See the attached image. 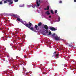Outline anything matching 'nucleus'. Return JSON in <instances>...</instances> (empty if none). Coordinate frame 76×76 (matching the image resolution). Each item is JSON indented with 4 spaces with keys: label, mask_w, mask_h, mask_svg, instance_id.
<instances>
[{
    "label": "nucleus",
    "mask_w": 76,
    "mask_h": 76,
    "mask_svg": "<svg viewBox=\"0 0 76 76\" xmlns=\"http://www.w3.org/2000/svg\"><path fill=\"white\" fill-rule=\"evenodd\" d=\"M24 25L26 26V27H27V28H29L30 29L31 31H34V28L33 27H31H31L32 25V24L31 23H30V22L29 23V24H24Z\"/></svg>",
    "instance_id": "nucleus-1"
},
{
    "label": "nucleus",
    "mask_w": 76,
    "mask_h": 76,
    "mask_svg": "<svg viewBox=\"0 0 76 76\" xmlns=\"http://www.w3.org/2000/svg\"><path fill=\"white\" fill-rule=\"evenodd\" d=\"M38 2L40 3V2H41V0H39V1L38 0H36V4H37V6L39 7V6H40V3H38Z\"/></svg>",
    "instance_id": "nucleus-2"
},
{
    "label": "nucleus",
    "mask_w": 76,
    "mask_h": 76,
    "mask_svg": "<svg viewBox=\"0 0 76 76\" xmlns=\"http://www.w3.org/2000/svg\"><path fill=\"white\" fill-rule=\"evenodd\" d=\"M53 56L55 57H57V58H58V56H59V55L56 52H55L53 53Z\"/></svg>",
    "instance_id": "nucleus-3"
},
{
    "label": "nucleus",
    "mask_w": 76,
    "mask_h": 76,
    "mask_svg": "<svg viewBox=\"0 0 76 76\" xmlns=\"http://www.w3.org/2000/svg\"><path fill=\"white\" fill-rule=\"evenodd\" d=\"M50 30H51L52 31H56V30H57V28H55L53 27H50Z\"/></svg>",
    "instance_id": "nucleus-4"
},
{
    "label": "nucleus",
    "mask_w": 76,
    "mask_h": 76,
    "mask_svg": "<svg viewBox=\"0 0 76 76\" xmlns=\"http://www.w3.org/2000/svg\"><path fill=\"white\" fill-rule=\"evenodd\" d=\"M54 38L56 40V41H60V40H61V39L60 38V37L58 36L55 37Z\"/></svg>",
    "instance_id": "nucleus-5"
},
{
    "label": "nucleus",
    "mask_w": 76,
    "mask_h": 76,
    "mask_svg": "<svg viewBox=\"0 0 76 76\" xmlns=\"http://www.w3.org/2000/svg\"><path fill=\"white\" fill-rule=\"evenodd\" d=\"M11 16H12L14 17V18H18L19 16L17 15H15L14 14H12L11 15Z\"/></svg>",
    "instance_id": "nucleus-6"
},
{
    "label": "nucleus",
    "mask_w": 76,
    "mask_h": 76,
    "mask_svg": "<svg viewBox=\"0 0 76 76\" xmlns=\"http://www.w3.org/2000/svg\"><path fill=\"white\" fill-rule=\"evenodd\" d=\"M6 1H9L8 2H9V5H10L11 4H13V1L12 0H6Z\"/></svg>",
    "instance_id": "nucleus-7"
},
{
    "label": "nucleus",
    "mask_w": 76,
    "mask_h": 76,
    "mask_svg": "<svg viewBox=\"0 0 76 76\" xmlns=\"http://www.w3.org/2000/svg\"><path fill=\"white\" fill-rule=\"evenodd\" d=\"M44 28L46 30H48V27L47 26V25H45L44 26Z\"/></svg>",
    "instance_id": "nucleus-8"
},
{
    "label": "nucleus",
    "mask_w": 76,
    "mask_h": 76,
    "mask_svg": "<svg viewBox=\"0 0 76 76\" xmlns=\"http://www.w3.org/2000/svg\"><path fill=\"white\" fill-rule=\"evenodd\" d=\"M46 14H47V15H50V13L49 12V11H47L46 12H45Z\"/></svg>",
    "instance_id": "nucleus-9"
},
{
    "label": "nucleus",
    "mask_w": 76,
    "mask_h": 76,
    "mask_svg": "<svg viewBox=\"0 0 76 76\" xmlns=\"http://www.w3.org/2000/svg\"><path fill=\"white\" fill-rule=\"evenodd\" d=\"M35 26V28L36 29V30H37L38 31V30H39V29H37V28H38V26L37 25H36Z\"/></svg>",
    "instance_id": "nucleus-10"
},
{
    "label": "nucleus",
    "mask_w": 76,
    "mask_h": 76,
    "mask_svg": "<svg viewBox=\"0 0 76 76\" xmlns=\"http://www.w3.org/2000/svg\"><path fill=\"white\" fill-rule=\"evenodd\" d=\"M38 25L39 26H41V25H42V23L40 22L38 23Z\"/></svg>",
    "instance_id": "nucleus-11"
},
{
    "label": "nucleus",
    "mask_w": 76,
    "mask_h": 76,
    "mask_svg": "<svg viewBox=\"0 0 76 76\" xmlns=\"http://www.w3.org/2000/svg\"><path fill=\"white\" fill-rule=\"evenodd\" d=\"M20 18V17L18 16V17L17 18V20L18 21H19V22L20 21V19L19 18Z\"/></svg>",
    "instance_id": "nucleus-12"
},
{
    "label": "nucleus",
    "mask_w": 76,
    "mask_h": 76,
    "mask_svg": "<svg viewBox=\"0 0 76 76\" xmlns=\"http://www.w3.org/2000/svg\"><path fill=\"white\" fill-rule=\"evenodd\" d=\"M24 63V62L23 61H20V65H22Z\"/></svg>",
    "instance_id": "nucleus-13"
},
{
    "label": "nucleus",
    "mask_w": 76,
    "mask_h": 76,
    "mask_svg": "<svg viewBox=\"0 0 76 76\" xmlns=\"http://www.w3.org/2000/svg\"><path fill=\"white\" fill-rule=\"evenodd\" d=\"M24 63V62L23 61H20V65H22Z\"/></svg>",
    "instance_id": "nucleus-14"
},
{
    "label": "nucleus",
    "mask_w": 76,
    "mask_h": 76,
    "mask_svg": "<svg viewBox=\"0 0 76 76\" xmlns=\"http://www.w3.org/2000/svg\"><path fill=\"white\" fill-rule=\"evenodd\" d=\"M53 12L54 11H53V10H50V12L52 14H54V13Z\"/></svg>",
    "instance_id": "nucleus-15"
},
{
    "label": "nucleus",
    "mask_w": 76,
    "mask_h": 76,
    "mask_svg": "<svg viewBox=\"0 0 76 76\" xmlns=\"http://www.w3.org/2000/svg\"><path fill=\"white\" fill-rule=\"evenodd\" d=\"M14 35L15 36V38H18V36H17L15 35V34H14Z\"/></svg>",
    "instance_id": "nucleus-16"
},
{
    "label": "nucleus",
    "mask_w": 76,
    "mask_h": 76,
    "mask_svg": "<svg viewBox=\"0 0 76 76\" xmlns=\"http://www.w3.org/2000/svg\"><path fill=\"white\" fill-rule=\"evenodd\" d=\"M48 35H50L51 34V31H49L48 33Z\"/></svg>",
    "instance_id": "nucleus-17"
},
{
    "label": "nucleus",
    "mask_w": 76,
    "mask_h": 76,
    "mask_svg": "<svg viewBox=\"0 0 76 76\" xmlns=\"http://www.w3.org/2000/svg\"><path fill=\"white\" fill-rule=\"evenodd\" d=\"M49 9H50V7H49V6H48L47 7V10H49Z\"/></svg>",
    "instance_id": "nucleus-18"
},
{
    "label": "nucleus",
    "mask_w": 76,
    "mask_h": 76,
    "mask_svg": "<svg viewBox=\"0 0 76 76\" xmlns=\"http://www.w3.org/2000/svg\"><path fill=\"white\" fill-rule=\"evenodd\" d=\"M57 13V10H56L55 11V14H56V13Z\"/></svg>",
    "instance_id": "nucleus-19"
},
{
    "label": "nucleus",
    "mask_w": 76,
    "mask_h": 76,
    "mask_svg": "<svg viewBox=\"0 0 76 76\" xmlns=\"http://www.w3.org/2000/svg\"><path fill=\"white\" fill-rule=\"evenodd\" d=\"M58 22H60V17H58Z\"/></svg>",
    "instance_id": "nucleus-20"
},
{
    "label": "nucleus",
    "mask_w": 76,
    "mask_h": 76,
    "mask_svg": "<svg viewBox=\"0 0 76 76\" xmlns=\"http://www.w3.org/2000/svg\"><path fill=\"white\" fill-rule=\"evenodd\" d=\"M4 4H5V3H7V1H4Z\"/></svg>",
    "instance_id": "nucleus-21"
},
{
    "label": "nucleus",
    "mask_w": 76,
    "mask_h": 76,
    "mask_svg": "<svg viewBox=\"0 0 76 76\" xmlns=\"http://www.w3.org/2000/svg\"><path fill=\"white\" fill-rule=\"evenodd\" d=\"M69 47H72V45H71L70 44V45H69Z\"/></svg>",
    "instance_id": "nucleus-22"
},
{
    "label": "nucleus",
    "mask_w": 76,
    "mask_h": 76,
    "mask_svg": "<svg viewBox=\"0 0 76 76\" xmlns=\"http://www.w3.org/2000/svg\"><path fill=\"white\" fill-rule=\"evenodd\" d=\"M56 35V34L55 33L53 34L52 35L53 37H54V36H55Z\"/></svg>",
    "instance_id": "nucleus-23"
},
{
    "label": "nucleus",
    "mask_w": 76,
    "mask_h": 76,
    "mask_svg": "<svg viewBox=\"0 0 76 76\" xmlns=\"http://www.w3.org/2000/svg\"><path fill=\"white\" fill-rule=\"evenodd\" d=\"M15 2H18V0H14Z\"/></svg>",
    "instance_id": "nucleus-24"
},
{
    "label": "nucleus",
    "mask_w": 76,
    "mask_h": 76,
    "mask_svg": "<svg viewBox=\"0 0 76 76\" xmlns=\"http://www.w3.org/2000/svg\"><path fill=\"white\" fill-rule=\"evenodd\" d=\"M59 3H62V1H59Z\"/></svg>",
    "instance_id": "nucleus-25"
},
{
    "label": "nucleus",
    "mask_w": 76,
    "mask_h": 76,
    "mask_svg": "<svg viewBox=\"0 0 76 76\" xmlns=\"http://www.w3.org/2000/svg\"><path fill=\"white\" fill-rule=\"evenodd\" d=\"M2 1H1L0 2V4H2Z\"/></svg>",
    "instance_id": "nucleus-26"
},
{
    "label": "nucleus",
    "mask_w": 76,
    "mask_h": 76,
    "mask_svg": "<svg viewBox=\"0 0 76 76\" xmlns=\"http://www.w3.org/2000/svg\"><path fill=\"white\" fill-rule=\"evenodd\" d=\"M28 7H31V5H29L28 6Z\"/></svg>",
    "instance_id": "nucleus-27"
},
{
    "label": "nucleus",
    "mask_w": 76,
    "mask_h": 76,
    "mask_svg": "<svg viewBox=\"0 0 76 76\" xmlns=\"http://www.w3.org/2000/svg\"><path fill=\"white\" fill-rule=\"evenodd\" d=\"M18 34V32H16L15 34H15H15Z\"/></svg>",
    "instance_id": "nucleus-28"
},
{
    "label": "nucleus",
    "mask_w": 76,
    "mask_h": 76,
    "mask_svg": "<svg viewBox=\"0 0 76 76\" xmlns=\"http://www.w3.org/2000/svg\"><path fill=\"white\" fill-rule=\"evenodd\" d=\"M51 17V15L49 16V18H50Z\"/></svg>",
    "instance_id": "nucleus-29"
},
{
    "label": "nucleus",
    "mask_w": 76,
    "mask_h": 76,
    "mask_svg": "<svg viewBox=\"0 0 76 76\" xmlns=\"http://www.w3.org/2000/svg\"><path fill=\"white\" fill-rule=\"evenodd\" d=\"M42 66V64H41L40 65V66L41 67V66Z\"/></svg>",
    "instance_id": "nucleus-30"
},
{
    "label": "nucleus",
    "mask_w": 76,
    "mask_h": 76,
    "mask_svg": "<svg viewBox=\"0 0 76 76\" xmlns=\"http://www.w3.org/2000/svg\"><path fill=\"white\" fill-rule=\"evenodd\" d=\"M44 10H47V8H45Z\"/></svg>",
    "instance_id": "nucleus-31"
},
{
    "label": "nucleus",
    "mask_w": 76,
    "mask_h": 76,
    "mask_svg": "<svg viewBox=\"0 0 76 76\" xmlns=\"http://www.w3.org/2000/svg\"><path fill=\"white\" fill-rule=\"evenodd\" d=\"M32 7L33 8H35V7H33V6H32Z\"/></svg>",
    "instance_id": "nucleus-32"
},
{
    "label": "nucleus",
    "mask_w": 76,
    "mask_h": 76,
    "mask_svg": "<svg viewBox=\"0 0 76 76\" xmlns=\"http://www.w3.org/2000/svg\"><path fill=\"white\" fill-rule=\"evenodd\" d=\"M76 2V0H74V2Z\"/></svg>",
    "instance_id": "nucleus-33"
},
{
    "label": "nucleus",
    "mask_w": 76,
    "mask_h": 76,
    "mask_svg": "<svg viewBox=\"0 0 76 76\" xmlns=\"http://www.w3.org/2000/svg\"><path fill=\"white\" fill-rule=\"evenodd\" d=\"M6 0H2V1H5Z\"/></svg>",
    "instance_id": "nucleus-34"
},
{
    "label": "nucleus",
    "mask_w": 76,
    "mask_h": 76,
    "mask_svg": "<svg viewBox=\"0 0 76 76\" xmlns=\"http://www.w3.org/2000/svg\"><path fill=\"white\" fill-rule=\"evenodd\" d=\"M2 38H4L3 37H2Z\"/></svg>",
    "instance_id": "nucleus-35"
},
{
    "label": "nucleus",
    "mask_w": 76,
    "mask_h": 76,
    "mask_svg": "<svg viewBox=\"0 0 76 76\" xmlns=\"http://www.w3.org/2000/svg\"><path fill=\"white\" fill-rule=\"evenodd\" d=\"M23 39L25 38L24 37H23Z\"/></svg>",
    "instance_id": "nucleus-36"
},
{
    "label": "nucleus",
    "mask_w": 76,
    "mask_h": 76,
    "mask_svg": "<svg viewBox=\"0 0 76 76\" xmlns=\"http://www.w3.org/2000/svg\"><path fill=\"white\" fill-rule=\"evenodd\" d=\"M7 57H9V56H7Z\"/></svg>",
    "instance_id": "nucleus-37"
},
{
    "label": "nucleus",
    "mask_w": 76,
    "mask_h": 76,
    "mask_svg": "<svg viewBox=\"0 0 76 76\" xmlns=\"http://www.w3.org/2000/svg\"><path fill=\"white\" fill-rule=\"evenodd\" d=\"M43 35H44V34H43Z\"/></svg>",
    "instance_id": "nucleus-38"
},
{
    "label": "nucleus",
    "mask_w": 76,
    "mask_h": 76,
    "mask_svg": "<svg viewBox=\"0 0 76 76\" xmlns=\"http://www.w3.org/2000/svg\"><path fill=\"white\" fill-rule=\"evenodd\" d=\"M17 39H18V38H17Z\"/></svg>",
    "instance_id": "nucleus-39"
}]
</instances>
